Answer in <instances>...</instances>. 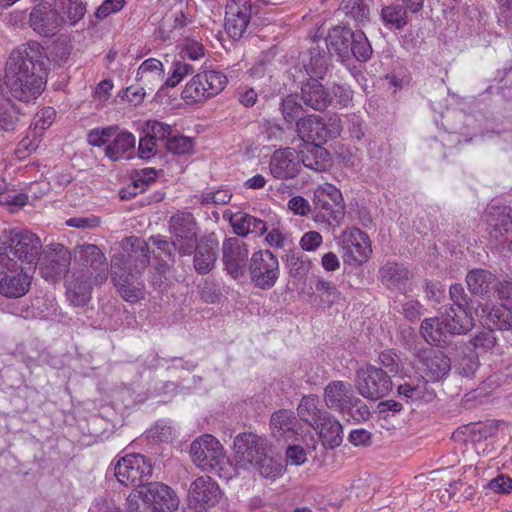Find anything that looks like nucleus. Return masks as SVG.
I'll return each mask as SVG.
<instances>
[{"mask_svg": "<svg viewBox=\"0 0 512 512\" xmlns=\"http://www.w3.org/2000/svg\"><path fill=\"white\" fill-rule=\"evenodd\" d=\"M46 56L38 42H30L11 52L5 69V86L11 95L22 102L36 99L42 92L44 82L37 73L42 69Z\"/></svg>", "mask_w": 512, "mask_h": 512, "instance_id": "1", "label": "nucleus"}, {"mask_svg": "<svg viewBox=\"0 0 512 512\" xmlns=\"http://www.w3.org/2000/svg\"><path fill=\"white\" fill-rule=\"evenodd\" d=\"M75 262L89 268V275L80 273L74 275L67 287V297L74 306L86 304L90 300L93 283L103 284L108 278V264L104 253L94 244H82L73 249L71 253Z\"/></svg>", "mask_w": 512, "mask_h": 512, "instance_id": "2", "label": "nucleus"}, {"mask_svg": "<svg viewBox=\"0 0 512 512\" xmlns=\"http://www.w3.org/2000/svg\"><path fill=\"white\" fill-rule=\"evenodd\" d=\"M451 369L450 359L440 350L428 348L419 355L418 370L420 379H411L398 387V393L409 401L429 402L435 393L428 382H437L448 375Z\"/></svg>", "mask_w": 512, "mask_h": 512, "instance_id": "3", "label": "nucleus"}, {"mask_svg": "<svg viewBox=\"0 0 512 512\" xmlns=\"http://www.w3.org/2000/svg\"><path fill=\"white\" fill-rule=\"evenodd\" d=\"M178 506L174 491L159 482L140 486L127 498V512H175Z\"/></svg>", "mask_w": 512, "mask_h": 512, "instance_id": "4", "label": "nucleus"}, {"mask_svg": "<svg viewBox=\"0 0 512 512\" xmlns=\"http://www.w3.org/2000/svg\"><path fill=\"white\" fill-rule=\"evenodd\" d=\"M193 463L204 471H214L219 477L229 479L235 469L230 463L223 445L210 434L195 439L190 446Z\"/></svg>", "mask_w": 512, "mask_h": 512, "instance_id": "5", "label": "nucleus"}, {"mask_svg": "<svg viewBox=\"0 0 512 512\" xmlns=\"http://www.w3.org/2000/svg\"><path fill=\"white\" fill-rule=\"evenodd\" d=\"M0 249L10 255L18 265L35 270L42 249L40 238L29 230L8 229L0 235Z\"/></svg>", "mask_w": 512, "mask_h": 512, "instance_id": "6", "label": "nucleus"}, {"mask_svg": "<svg viewBox=\"0 0 512 512\" xmlns=\"http://www.w3.org/2000/svg\"><path fill=\"white\" fill-rule=\"evenodd\" d=\"M228 83L225 74L216 70H207L194 75L186 83L181 97L187 104L204 102L220 94Z\"/></svg>", "mask_w": 512, "mask_h": 512, "instance_id": "7", "label": "nucleus"}, {"mask_svg": "<svg viewBox=\"0 0 512 512\" xmlns=\"http://www.w3.org/2000/svg\"><path fill=\"white\" fill-rule=\"evenodd\" d=\"M33 272L27 266L18 265L10 255H0V294L9 298L25 295L29 291Z\"/></svg>", "mask_w": 512, "mask_h": 512, "instance_id": "8", "label": "nucleus"}, {"mask_svg": "<svg viewBox=\"0 0 512 512\" xmlns=\"http://www.w3.org/2000/svg\"><path fill=\"white\" fill-rule=\"evenodd\" d=\"M314 220L328 225L338 224L344 217L343 197L338 188L325 183L314 191Z\"/></svg>", "mask_w": 512, "mask_h": 512, "instance_id": "9", "label": "nucleus"}, {"mask_svg": "<svg viewBox=\"0 0 512 512\" xmlns=\"http://www.w3.org/2000/svg\"><path fill=\"white\" fill-rule=\"evenodd\" d=\"M169 231L172 245L182 256L193 253L198 242V227L194 216L189 212H178L170 217Z\"/></svg>", "mask_w": 512, "mask_h": 512, "instance_id": "10", "label": "nucleus"}, {"mask_svg": "<svg viewBox=\"0 0 512 512\" xmlns=\"http://www.w3.org/2000/svg\"><path fill=\"white\" fill-rule=\"evenodd\" d=\"M337 244L343 261L348 265L359 266L372 253L368 235L359 228L345 229L337 238Z\"/></svg>", "mask_w": 512, "mask_h": 512, "instance_id": "11", "label": "nucleus"}, {"mask_svg": "<svg viewBox=\"0 0 512 512\" xmlns=\"http://www.w3.org/2000/svg\"><path fill=\"white\" fill-rule=\"evenodd\" d=\"M121 248L122 257L112 259V270L117 263L118 266L125 268V273L133 272L134 275H140L150 261L147 242L139 237L130 236L122 240Z\"/></svg>", "mask_w": 512, "mask_h": 512, "instance_id": "12", "label": "nucleus"}, {"mask_svg": "<svg viewBox=\"0 0 512 512\" xmlns=\"http://www.w3.org/2000/svg\"><path fill=\"white\" fill-rule=\"evenodd\" d=\"M355 385L366 399L377 400L386 396L392 388L390 377L380 368L365 365L356 372Z\"/></svg>", "mask_w": 512, "mask_h": 512, "instance_id": "13", "label": "nucleus"}, {"mask_svg": "<svg viewBox=\"0 0 512 512\" xmlns=\"http://www.w3.org/2000/svg\"><path fill=\"white\" fill-rule=\"evenodd\" d=\"M152 474L150 462L141 454H128L115 464L114 475L124 486H140Z\"/></svg>", "mask_w": 512, "mask_h": 512, "instance_id": "14", "label": "nucleus"}, {"mask_svg": "<svg viewBox=\"0 0 512 512\" xmlns=\"http://www.w3.org/2000/svg\"><path fill=\"white\" fill-rule=\"evenodd\" d=\"M251 281L260 289L272 288L279 278V261L269 250H260L252 254L249 262Z\"/></svg>", "mask_w": 512, "mask_h": 512, "instance_id": "15", "label": "nucleus"}, {"mask_svg": "<svg viewBox=\"0 0 512 512\" xmlns=\"http://www.w3.org/2000/svg\"><path fill=\"white\" fill-rule=\"evenodd\" d=\"M267 441L255 433H242L234 440V454L239 469L251 470L266 453Z\"/></svg>", "mask_w": 512, "mask_h": 512, "instance_id": "16", "label": "nucleus"}, {"mask_svg": "<svg viewBox=\"0 0 512 512\" xmlns=\"http://www.w3.org/2000/svg\"><path fill=\"white\" fill-rule=\"evenodd\" d=\"M220 490L215 481L209 476L196 478L188 490V510L194 512H206L208 508L215 506L220 500Z\"/></svg>", "mask_w": 512, "mask_h": 512, "instance_id": "17", "label": "nucleus"}, {"mask_svg": "<svg viewBox=\"0 0 512 512\" xmlns=\"http://www.w3.org/2000/svg\"><path fill=\"white\" fill-rule=\"evenodd\" d=\"M62 18L57 9L48 3H40L34 6L29 15V25L37 34L50 37L55 35L62 23Z\"/></svg>", "mask_w": 512, "mask_h": 512, "instance_id": "18", "label": "nucleus"}, {"mask_svg": "<svg viewBox=\"0 0 512 512\" xmlns=\"http://www.w3.org/2000/svg\"><path fill=\"white\" fill-rule=\"evenodd\" d=\"M249 250L244 241L237 237L227 238L222 243V261L227 273L234 279L243 275Z\"/></svg>", "mask_w": 512, "mask_h": 512, "instance_id": "19", "label": "nucleus"}, {"mask_svg": "<svg viewBox=\"0 0 512 512\" xmlns=\"http://www.w3.org/2000/svg\"><path fill=\"white\" fill-rule=\"evenodd\" d=\"M252 6L249 0H229L226 5L225 29L233 39H240L251 19Z\"/></svg>", "mask_w": 512, "mask_h": 512, "instance_id": "20", "label": "nucleus"}, {"mask_svg": "<svg viewBox=\"0 0 512 512\" xmlns=\"http://www.w3.org/2000/svg\"><path fill=\"white\" fill-rule=\"evenodd\" d=\"M300 167L299 155L295 149L290 147L274 151L269 162L271 175L280 180L296 177Z\"/></svg>", "mask_w": 512, "mask_h": 512, "instance_id": "21", "label": "nucleus"}, {"mask_svg": "<svg viewBox=\"0 0 512 512\" xmlns=\"http://www.w3.org/2000/svg\"><path fill=\"white\" fill-rule=\"evenodd\" d=\"M472 327L473 322H422L420 331L429 344L441 345L448 336L466 333Z\"/></svg>", "mask_w": 512, "mask_h": 512, "instance_id": "22", "label": "nucleus"}, {"mask_svg": "<svg viewBox=\"0 0 512 512\" xmlns=\"http://www.w3.org/2000/svg\"><path fill=\"white\" fill-rule=\"evenodd\" d=\"M298 136L310 145L324 144L333 135V131L318 115H309L296 122Z\"/></svg>", "mask_w": 512, "mask_h": 512, "instance_id": "23", "label": "nucleus"}, {"mask_svg": "<svg viewBox=\"0 0 512 512\" xmlns=\"http://www.w3.org/2000/svg\"><path fill=\"white\" fill-rule=\"evenodd\" d=\"M326 406L340 413H349L358 399L353 396L351 385L344 381H333L324 389L323 395Z\"/></svg>", "mask_w": 512, "mask_h": 512, "instance_id": "24", "label": "nucleus"}, {"mask_svg": "<svg viewBox=\"0 0 512 512\" xmlns=\"http://www.w3.org/2000/svg\"><path fill=\"white\" fill-rule=\"evenodd\" d=\"M133 272L125 273V268L114 265L112 270V281L121 297L128 302H137L144 297V285L137 281Z\"/></svg>", "mask_w": 512, "mask_h": 512, "instance_id": "25", "label": "nucleus"}, {"mask_svg": "<svg viewBox=\"0 0 512 512\" xmlns=\"http://www.w3.org/2000/svg\"><path fill=\"white\" fill-rule=\"evenodd\" d=\"M300 424L294 413L287 409L275 411L270 418L272 437L277 441L293 440L298 434Z\"/></svg>", "mask_w": 512, "mask_h": 512, "instance_id": "26", "label": "nucleus"}, {"mask_svg": "<svg viewBox=\"0 0 512 512\" xmlns=\"http://www.w3.org/2000/svg\"><path fill=\"white\" fill-rule=\"evenodd\" d=\"M486 222L490 228L491 237L497 242L503 243L504 236L511 228L512 209L508 206L491 205L487 210Z\"/></svg>", "mask_w": 512, "mask_h": 512, "instance_id": "27", "label": "nucleus"}, {"mask_svg": "<svg viewBox=\"0 0 512 512\" xmlns=\"http://www.w3.org/2000/svg\"><path fill=\"white\" fill-rule=\"evenodd\" d=\"M330 56L326 46L314 41L302 59L307 74L312 78H323L330 66Z\"/></svg>", "mask_w": 512, "mask_h": 512, "instance_id": "28", "label": "nucleus"}, {"mask_svg": "<svg viewBox=\"0 0 512 512\" xmlns=\"http://www.w3.org/2000/svg\"><path fill=\"white\" fill-rule=\"evenodd\" d=\"M72 254L63 245H58L48 261L41 266V275L48 281H55L66 276L69 271Z\"/></svg>", "mask_w": 512, "mask_h": 512, "instance_id": "29", "label": "nucleus"}, {"mask_svg": "<svg viewBox=\"0 0 512 512\" xmlns=\"http://www.w3.org/2000/svg\"><path fill=\"white\" fill-rule=\"evenodd\" d=\"M351 42H353V31L349 27L334 26L328 32L325 46L331 55H336L341 61H347Z\"/></svg>", "mask_w": 512, "mask_h": 512, "instance_id": "30", "label": "nucleus"}, {"mask_svg": "<svg viewBox=\"0 0 512 512\" xmlns=\"http://www.w3.org/2000/svg\"><path fill=\"white\" fill-rule=\"evenodd\" d=\"M450 298L453 301V305L447 312V320H462L469 319L474 320L476 316V309L484 307L485 305H479L472 307L467 302V297L464 292V288L461 284H454L450 287Z\"/></svg>", "mask_w": 512, "mask_h": 512, "instance_id": "31", "label": "nucleus"}, {"mask_svg": "<svg viewBox=\"0 0 512 512\" xmlns=\"http://www.w3.org/2000/svg\"><path fill=\"white\" fill-rule=\"evenodd\" d=\"M164 73L163 63L158 59L149 58L139 66L136 73V81L143 85V88L154 91L162 85Z\"/></svg>", "mask_w": 512, "mask_h": 512, "instance_id": "32", "label": "nucleus"}, {"mask_svg": "<svg viewBox=\"0 0 512 512\" xmlns=\"http://www.w3.org/2000/svg\"><path fill=\"white\" fill-rule=\"evenodd\" d=\"M313 428L317 431L325 447L333 449L340 446L343 441L342 425L328 413H325L321 421L315 424Z\"/></svg>", "mask_w": 512, "mask_h": 512, "instance_id": "33", "label": "nucleus"}, {"mask_svg": "<svg viewBox=\"0 0 512 512\" xmlns=\"http://www.w3.org/2000/svg\"><path fill=\"white\" fill-rule=\"evenodd\" d=\"M193 265L199 275H205L212 271L218 257L217 244L209 240H201L196 243L194 249Z\"/></svg>", "mask_w": 512, "mask_h": 512, "instance_id": "34", "label": "nucleus"}, {"mask_svg": "<svg viewBox=\"0 0 512 512\" xmlns=\"http://www.w3.org/2000/svg\"><path fill=\"white\" fill-rule=\"evenodd\" d=\"M112 138L105 149V155L112 161L130 158L136 143L135 136L130 132L118 130Z\"/></svg>", "mask_w": 512, "mask_h": 512, "instance_id": "35", "label": "nucleus"}, {"mask_svg": "<svg viewBox=\"0 0 512 512\" xmlns=\"http://www.w3.org/2000/svg\"><path fill=\"white\" fill-rule=\"evenodd\" d=\"M229 222L239 236H247L252 233L263 235L267 231L266 223L263 220L246 213H231Z\"/></svg>", "mask_w": 512, "mask_h": 512, "instance_id": "36", "label": "nucleus"}, {"mask_svg": "<svg viewBox=\"0 0 512 512\" xmlns=\"http://www.w3.org/2000/svg\"><path fill=\"white\" fill-rule=\"evenodd\" d=\"M322 145L305 144L301 150V161L305 167L317 172L327 169L330 163V154Z\"/></svg>", "mask_w": 512, "mask_h": 512, "instance_id": "37", "label": "nucleus"}, {"mask_svg": "<svg viewBox=\"0 0 512 512\" xmlns=\"http://www.w3.org/2000/svg\"><path fill=\"white\" fill-rule=\"evenodd\" d=\"M301 98L305 105L315 110H323L329 104V93L316 78L301 87Z\"/></svg>", "mask_w": 512, "mask_h": 512, "instance_id": "38", "label": "nucleus"}, {"mask_svg": "<svg viewBox=\"0 0 512 512\" xmlns=\"http://www.w3.org/2000/svg\"><path fill=\"white\" fill-rule=\"evenodd\" d=\"M495 275L485 269H473L466 276V284L472 294L484 296L495 283Z\"/></svg>", "mask_w": 512, "mask_h": 512, "instance_id": "39", "label": "nucleus"}, {"mask_svg": "<svg viewBox=\"0 0 512 512\" xmlns=\"http://www.w3.org/2000/svg\"><path fill=\"white\" fill-rule=\"evenodd\" d=\"M319 399L316 395L302 397L297 412L302 421L309 423L312 427L321 421L326 412L319 409Z\"/></svg>", "mask_w": 512, "mask_h": 512, "instance_id": "40", "label": "nucleus"}, {"mask_svg": "<svg viewBox=\"0 0 512 512\" xmlns=\"http://www.w3.org/2000/svg\"><path fill=\"white\" fill-rule=\"evenodd\" d=\"M381 282L388 288H396L409 277V271L398 263L387 262L379 271Z\"/></svg>", "mask_w": 512, "mask_h": 512, "instance_id": "41", "label": "nucleus"}, {"mask_svg": "<svg viewBox=\"0 0 512 512\" xmlns=\"http://www.w3.org/2000/svg\"><path fill=\"white\" fill-rule=\"evenodd\" d=\"M177 433V427L172 421L159 420L147 431V437L153 442H169Z\"/></svg>", "mask_w": 512, "mask_h": 512, "instance_id": "42", "label": "nucleus"}, {"mask_svg": "<svg viewBox=\"0 0 512 512\" xmlns=\"http://www.w3.org/2000/svg\"><path fill=\"white\" fill-rule=\"evenodd\" d=\"M252 469L257 470L261 477L271 481H275L285 473V466L273 458L268 457L266 453Z\"/></svg>", "mask_w": 512, "mask_h": 512, "instance_id": "43", "label": "nucleus"}, {"mask_svg": "<svg viewBox=\"0 0 512 512\" xmlns=\"http://www.w3.org/2000/svg\"><path fill=\"white\" fill-rule=\"evenodd\" d=\"M372 55V47L362 31L353 32V42L349 47V59L353 56L358 61L366 62Z\"/></svg>", "mask_w": 512, "mask_h": 512, "instance_id": "44", "label": "nucleus"}, {"mask_svg": "<svg viewBox=\"0 0 512 512\" xmlns=\"http://www.w3.org/2000/svg\"><path fill=\"white\" fill-rule=\"evenodd\" d=\"M339 10L355 22L363 24L369 20V9L364 0H343Z\"/></svg>", "mask_w": 512, "mask_h": 512, "instance_id": "45", "label": "nucleus"}, {"mask_svg": "<svg viewBox=\"0 0 512 512\" xmlns=\"http://www.w3.org/2000/svg\"><path fill=\"white\" fill-rule=\"evenodd\" d=\"M381 18L387 26L402 29L407 24L406 10L400 5H388L382 8Z\"/></svg>", "mask_w": 512, "mask_h": 512, "instance_id": "46", "label": "nucleus"}, {"mask_svg": "<svg viewBox=\"0 0 512 512\" xmlns=\"http://www.w3.org/2000/svg\"><path fill=\"white\" fill-rule=\"evenodd\" d=\"M57 7L62 10L67 21L75 25L85 15V6L79 0H57Z\"/></svg>", "mask_w": 512, "mask_h": 512, "instance_id": "47", "label": "nucleus"}, {"mask_svg": "<svg viewBox=\"0 0 512 512\" xmlns=\"http://www.w3.org/2000/svg\"><path fill=\"white\" fill-rule=\"evenodd\" d=\"M195 72L193 65L187 63L183 59H179L173 62L172 72L165 81V86L175 87L177 86L186 76L192 75Z\"/></svg>", "mask_w": 512, "mask_h": 512, "instance_id": "48", "label": "nucleus"}, {"mask_svg": "<svg viewBox=\"0 0 512 512\" xmlns=\"http://www.w3.org/2000/svg\"><path fill=\"white\" fill-rule=\"evenodd\" d=\"M476 316L479 320H508L512 318V304L505 309L486 304L480 310L476 309Z\"/></svg>", "mask_w": 512, "mask_h": 512, "instance_id": "49", "label": "nucleus"}, {"mask_svg": "<svg viewBox=\"0 0 512 512\" xmlns=\"http://www.w3.org/2000/svg\"><path fill=\"white\" fill-rule=\"evenodd\" d=\"M181 50L179 52V56L181 59L185 60L186 58L197 61L202 59L205 56V49L202 43L190 39H183L181 45Z\"/></svg>", "mask_w": 512, "mask_h": 512, "instance_id": "50", "label": "nucleus"}, {"mask_svg": "<svg viewBox=\"0 0 512 512\" xmlns=\"http://www.w3.org/2000/svg\"><path fill=\"white\" fill-rule=\"evenodd\" d=\"M171 265L162 261L159 262L151 272V284L160 291H166L170 286L168 273Z\"/></svg>", "mask_w": 512, "mask_h": 512, "instance_id": "51", "label": "nucleus"}, {"mask_svg": "<svg viewBox=\"0 0 512 512\" xmlns=\"http://www.w3.org/2000/svg\"><path fill=\"white\" fill-rule=\"evenodd\" d=\"M144 132L156 141H165L171 137L172 127L168 124L159 121H147L144 127Z\"/></svg>", "mask_w": 512, "mask_h": 512, "instance_id": "52", "label": "nucleus"}, {"mask_svg": "<svg viewBox=\"0 0 512 512\" xmlns=\"http://www.w3.org/2000/svg\"><path fill=\"white\" fill-rule=\"evenodd\" d=\"M119 130L118 126H108L104 128H96L88 133L87 141L93 146H102L116 134Z\"/></svg>", "mask_w": 512, "mask_h": 512, "instance_id": "53", "label": "nucleus"}, {"mask_svg": "<svg viewBox=\"0 0 512 512\" xmlns=\"http://www.w3.org/2000/svg\"><path fill=\"white\" fill-rule=\"evenodd\" d=\"M165 145L167 150L173 154H186L192 150L193 141L187 136L175 135L168 137Z\"/></svg>", "mask_w": 512, "mask_h": 512, "instance_id": "54", "label": "nucleus"}, {"mask_svg": "<svg viewBox=\"0 0 512 512\" xmlns=\"http://www.w3.org/2000/svg\"><path fill=\"white\" fill-rule=\"evenodd\" d=\"M353 97L351 89L344 85H333L329 94V104L335 103L342 107L347 106Z\"/></svg>", "mask_w": 512, "mask_h": 512, "instance_id": "55", "label": "nucleus"}, {"mask_svg": "<svg viewBox=\"0 0 512 512\" xmlns=\"http://www.w3.org/2000/svg\"><path fill=\"white\" fill-rule=\"evenodd\" d=\"M282 115L286 122L292 123V121L298 117L301 112V105L296 101L293 95H289L283 99L281 103Z\"/></svg>", "mask_w": 512, "mask_h": 512, "instance_id": "56", "label": "nucleus"}, {"mask_svg": "<svg viewBox=\"0 0 512 512\" xmlns=\"http://www.w3.org/2000/svg\"><path fill=\"white\" fill-rule=\"evenodd\" d=\"M156 178V171L153 168H145L137 172L135 179L133 180V191H130V195L137 194V188L144 190L145 185L149 182L154 181Z\"/></svg>", "mask_w": 512, "mask_h": 512, "instance_id": "57", "label": "nucleus"}, {"mask_svg": "<svg viewBox=\"0 0 512 512\" xmlns=\"http://www.w3.org/2000/svg\"><path fill=\"white\" fill-rule=\"evenodd\" d=\"M323 242L322 235L317 231H308L300 239V246L304 251L314 252Z\"/></svg>", "mask_w": 512, "mask_h": 512, "instance_id": "58", "label": "nucleus"}, {"mask_svg": "<svg viewBox=\"0 0 512 512\" xmlns=\"http://www.w3.org/2000/svg\"><path fill=\"white\" fill-rule=\"evenodd\" d=\"M315 289L320 293V296L328 302L333 303L339 298L337 288L330 281L318 280L315 284Z\"/></svg>", "mask_w": 512, "mask_h": 512, "instance_id": "59", "label": "nucleus"}, {"mask_svg": "<svg viewBox=\"0 0 512 512\" xmlns=\"http://www.w3.org/2000/svg\"><path fill=\"white\" fill-rule=\"evenodd\" d=\"M496 337L489 328H484L477 335L472 338V344L474 348H490L495 344Z\"/></svg>", "mask_w": 512, "mask_h": 512, "instance_id": "60", "label": "nucleus"}, {"mask_svg": "<svg viewBox=\"0 0 512 512\" xmlns=\"http://www.w3.org/2000/svg\"><path fill=\"white\" fill-rule=\"evenodd\" d=\"M157 152V141L147 134L139 141L138 153L142 159H150Z\"/></svg>", "mask_w": 512, "mask_h": 512, "instance_id": "61", "label": "nucleus"}, {"mask_svg": "<svg viewBox=\"0 0 512 512\" xmlns=\"http://www.w3.org/2000/svg\"><path fill=\"white\" fill-rule=\"evenodd\" d=\"M479 365L478 357L474 351H469L468 354L464 355L459 361V369L465 376L472 375Z\"/></svg>", "mask_w": 512, "mask_h": 512, "instance_id": "62", "label": "nucleus"}, {"mask_svg": "<svg viewBox=\"0 0 512 512\" xmlns=\"http://www.w3.org/2000/svg\"><path fill=\"white\" fill-rule=\"evenodd\" d=\"M488 488L496 493H510L512 491V478L501 474L489 481Z\"/></svg>", "mask_w": 512, "mask_h": 512, "instance_id": "63", "label": "nucleus"}, {"mask_svg": "<svg viewBox=\"0 0 512 512\" xmlns=\"http://www.w3.org/2000/svg\"><path fill=\"white\" fill-rule=\"evenodd\" d=\"M286 458L288 464L300 466L306 462L307 454L303 447L291 445L286 450Z\"/></svg>", "mask_w": 512, "mask_h": 512, "instance_id": "64", "label": "nucleus"}]
</instances>
